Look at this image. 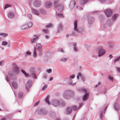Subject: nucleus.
Masks as SVG:
<instances>
[{
	"label": "nucleus",
	"mask_w": 120,
	"mask_h": 120,
	"mask_svg": "<svg viewBox=\"0 0 120 120\" xmlns=\"http://www.w3.org/2000/svg\"><path fill=\"white\" fill-rule=\"evenodd\" d=\"M72 45L73 46V48L76 47V46L77 45L76 43L75 42H74L72 44Z\"/></svg>",
	"instance_id": "obj_50"
},
{
	"label": "nucleus",
	"mask_w": 120,
	"mask_h": 120,
	"mask_svg": "<svg viewBox=\"0 0 120 120\" xmlns=\"http://www.w3.org/2000/svg\"><path fill=\"white\" fill-rule=\"evenodd\" d=\"M47 86L46 85H45L42 88V90H44L47 88Z\"/></svg>",
	"instance_id": "obj_41"
},
{
	"label": "nucleus",
	"mask_w": 120,
	"mask_h": 120,
	"mask_svg": "<svg viewBox=\"0 0 120 120\" xmlns=\"http://www.w3.org/2000/svg\"><path fill=\"white\" fill-rule=\"evenodd\" d=\"M49 96H47L45 100V101L48 104V105H49L50 104L49 102Z\"/></svg>",
	"instance_id": "obj_29"
},
{
	"label": "nucleus",
	"mask_w": 120,
	"mask_h": 120,
	"mask_svg": "<svg viewBox=\"0 0 120 120\" xmlns=\"http://www.w3.org/2000/svg\"><path fill=\"white\" fill-rule=\"evenodd\" d=\"M106 108H107L106 107H105V109L104 110H103L102 111H101L100 112V117L101 120H102V119L103 113V112L104 113H105V110L106 109Z\"/></svg>",
	"instance_id": "obj_25"
},
{
	"label": "nucleus",
	"mask_w": 120,
	"mask_h": 120,
	"mask_svg": "<svg viewBox=\"0 0 120 120\" xmlns=\"http://www.w3.org/2000/svg\"><path fill=\"white\" fill-rule=\"evenodd\" d=\"M38 114L42 115H45L47 113V111L42 109H38Z\"/></svg>",
	"instance_id": "obj_8"
},
{
	"label": "nucleus",
	"mask_w": 120,
	"mask_h": 120,
	"mask_svg": "<svg viewBox=\"0 0 120 120\" xmlns=\"http://www.w3.org/2000/svg\"><path fill=\"white\" fill-rule=\"evenodd\" d=\"M33 5L35 7H38L40 6L41 4L40 1L38 0H36L34 2Z\"/></svg>",
	"instance_id": "obj_12"
},
{
	"label": "nucleus",
	"mask_w": 120,
	"mask_h": 120,
	"mask_svg": "<svg viewBox=\"0 0 120 120\" xmlns=\"http://www.w3.org/2000/svg\"><path fill=\"white\" fill-rule=\"evenodd\" d=\"M75 52H78V49L76 47H74L73 48Z\"/></svg>",
	"instance_id": "obj_43"
},
{
	"label": "nucleus",
	"mask_w": 120,
	"mask_h": 120,
	"mask_svg": "<svg viewBox=\"0 0 120 120\" xmlns=\"http://www.w3.org/2000/svg\"><path fill=\"white\" fill-rule=\"evenodd\" d=\"M81 78L82 80L83 81H84L85 80V78L83 76H82Z\"/></svg>",
	"instance_id": "obj_64"
},
{
	"label": "nucleus",
	"mask_w": 120,
	"mask_h": 120,
	"mask_svg": "<svg viewBox=\"0 0 120 120\" xmlns=\"http://www.w3.org/2000/svg\"><path fill=\"white\" fill-rule=\"evenodd\" d=\"M104 13L107 17H111L113 14L112 10L111 9H107L104 11Z\"/></svg>",
	"instance_id": "obj_4"
},
{
	"label": "nucleus",
	"mask_w": 120,
	"mask_h": 120,
	"mask_svg": "<svg viewBox=\"0 0 120 120\" xmlns=\"http://www.w3.org/2000/svg\"><path fill=\"white\" fill-rule=\"evenodd\" d=\"M12 6V5L11 4H6L4 7V9H5L7 8H8L9 7H11Z\"/></svg>",
	"instance_id": "obj_32"
},
{
	"label": "nucleus",
	"mask_w": 120,
	"mask_h": 120,
	"mask_svg": "<svg viewBox=\"0 0 120 120\" xmlns=\"http://www.w3.org/2000/svg\"><path fill=\"white\" fill-rule=\"evenodd\" d=\"M118 16V14H114L112 16L111 18V19L113 21V22H114V21L116 19Z\"/></svg>",
	"instance_id": "obj_17"
},
{
	"label": "nucleus",
	"mask_w": 120,
	"mask_h": 120,
	"mask_svg": "<svg viewBox=\"0 0 120 120\" xmlns=\"http://www.w3.org/2000/svg\"><path fill=\"white\" fill-rule=\"evenodd\" d=\"M74 95L73 92L70 90L65 91L64 93L63 97L65 98L68 99L73 96Z\"/></svg>",
	"instance_id": "obj_2"
},
{
	"label": "nucleus",
	"mask_w": 120,
	"mask_h": 120,
	"mask_svg": "<svg viewBox=\"0 0 120 120\" xmlns=\"http://www.w3.org/2000/svg\"><path fill=\"white\" fill-rule=\"evenodd\" d=\"M63 16V15L62 13H58L56 15V17L58 18L62 17Z\"/></svg>",
	"instance_id": "obj_31"
},
{
	"label": "nucleus",
	"mask_w": 120,
	"mask_h": 120,
	"mask_svg": "<svg viewBox=\"0 0 120 120\" xmlns=\"http://www.w3.org/2000/svg\"><path fill=\"white\" fill-rule=\"evenodd\" d=\"M67 58H63L60 59V61L62 62H65L67 60Z\"/></svg>",
	"instance_id": "obj_33"
},
{
	"label": "nucleus",
	"mask_w": 120,
	"mask_h": 120,
	"mask_svg": "<svg viewBox=\"0 0 120 120\" xmlns=\"http://www.w3.org/2000/svg\"><path fill=\"white\" fill-rule=\"evenodd\" d=\"M9 77L7 76L6 78H5V79L8 82L9 81Z\"/></svg>",
	"instance_id": "obj_58"
},
{
	"label": "nucleus",
	"mask_w": 120,
	"mask_h": 120,
	"mask_svg": "<svg viewBox=\"0 0 120 120\" xmlns=\"http://www.w3.org/2000/svg\"><path fill=\"white\" fill-rule=\"evenodd\" d=\"M39 55L40 56H41V55L42 54V51L41 50H40L39 51Z\"/></svg>",
	"instance_id": "obj_57"
},
{
	"label": "nucleus",
	"mask_w": 120,
	"mask_h": 120,
	"mask_svg": "<svg viewBox=\"0 0 120 120\" xmlns=\"http://www.w3.org/2000/svg\"><path fill=\"white\" fill-rule=\"evenodd\" d=\"M14 13L12 12H9L8 14V16L10 18H13L14 17Z\"/></svg>",
	"instance_id": "obj_19"
},
{
	"label": "nucleus",
	"mask_w": 120,
	"mask_h": 120,
	"mask_svg": "<svg viewBox=\"0 0 120 120\" xmlns=\"http://www.w3.org/2000/svg\"><path fill=\"white\" fill-rule=\"evenodd\" d=\"M105 51L102 48H100L99 49L98 55V56L100 57L103 55L105 52Z\"/></svg>",
	"instance_id": "obj_9"
},
{
	"label": "nucleus",
	"mask_w": 120,
	"mask_h": 120,
	"mask_svg": "<svg viewBox=\"0 0 120 120\" xmlns=\"http://www.w3.org/2000/svg\"><path fill=\"white\" fill-rule=\"evenodd\" d=\"M100 1L101 3H105L106 2V0H99Z\"/></svg>",
	"instance_id": "obj_53"
},
{
	"label": "nucleus",
	"mask_w": 120,
	"mask_h": 120,
	"mask_svg": "<svg viewBox=\"0 0 120 120\" xmlns=\"http://www.w3.org/2000/svg\"><path fill=\"white\" fill-rule=\"evenodd\" d=\"M77 22V20H75L74 22V30L81 34H82L84 33L83 28V27H79L78 28Z\"/></svg>",
	"instance_id": "obj_1"
},
{
	"label": "nucleus",
	"mask_w": 120,
	"mask_h": 120,
	"mask_svg": "<svg viewBox=\"0 0 120 120\" xmlns=\"http://www.w3.org/2000/svg\"><path fill=\"white\" fill-rule=\"evenodd\" d=\"M75 77V75H70L69 77L71 79H73Z\"/></svg>",
	"instance_id": "obj_54"
},
{
	"label": "nucleus",
	"mask_w": 120,
	"mask_h": 120,
	"mask_svg": "<svg viewBox=\"0 0 120 120\" xmlns=\"http://www.w3.org/2000/svg\"><path fill=\"white\" fill-rule=\"evenodd\" d=\"M87 2V0H81L80 2V4L81 6H82L86 4Z\"/></svg>",
	"instance_id": "obj_26"
},
{
	"label": "nucleus",
	"mask_w": 120,
	"mask_h": 120,
	"mask_svg": "<svg viewBox=\"0 0 120 120\" xmlns=\"http://www.w3.org/2000/svg\"><path fill=\"white\" fill-rule=\"evenodd\" d=\"M12 66L14 67L13 69L14 72L16 74L18 73L19 72V68L16 64L15 63H13L12 64Z\"/></svg>",
	"instance_id": "obj_6"
},
{
	"label": "nucleus",
	"mask_w": 120,
	"mask_h": 120,
	"mask_svg": "<svg viewBox=\"0 0 120 120\" xmlns=\"http://www.w3.org/2000/svg\"><path fill=\"white\" fill-rule=\"evenodd\" d=\"M63 27L61 23L59 24L58 26L57 29V33H59L62 30Z\"/></svg>",
	"instance_id": "obj_16"
},
{
	"label": "nucleus",
	"mask_w": 120,
	"mask_h": 120,
	"mask_svg": "<svg viewBox=\"0 0 120 120\" xmlns=\"http://www.w3.org/2000/svg\"><path fill=\"white\" fill-rule=\"evenodd\" d=\"M71 112V108L70 107H68L67 108L66 112V114H70Z\"/></svg>",
	"instance_id": "obj_24"
},
{
	"label": "nucleus",
	"mask_w": 120,
	"mask_h": 120,
	"mask_svg": "<svg viewBox=\"0 0 120 120\" xmlns=\"http://www.w3.org/2000/svg\"><path fill=\"white\" fill-rule=\"evenodd\" d=\"M32 12L33 14L38 15H40L39 11L35 9L31 8Z\"/></svg>",
	"instance_id": "obj_10"
},
{
	"label": "nucleus",
	"mask_w": 120,
	"mask_h": 120,
	"mask_svg": "<svg viewBox=\"0 0 120 120\" xmlns=\"http://www.w3.org/2000/svg\"><path fill=\"white\" fill-rule=\"evenodd\" d=\"M38 38H32L30 39L31 43H34L37 42Z\"/></svg>",
	"instance_id": "obj_21"
},
{
	"label": "nucleus",
	"mask_w": 120,
	"mask_h": 120,
	"mask_svg": "<svg viewBox=\"0 0 120 120\" xmlns=\"http://www.w3.org/2000/svg\"><path fill=\"white\" fill-rule=\"evenodd\" d=\"M82 91L84 92L85 94V95L82 97V100L84 101H86L89 98V94L87 93V90L86 89L82 90Z\"/></svg>",
	"instance_id": "obj_5"
},
{
	"label": "nucleus",
	"mask_w": 120,
	"mask_h": 120,
	"mask_svg": "<svg viewBox=\"0 0 120 120\" xmlns=\"http://www.w3.org/2000/svg\"><path fill=\"white\" fill-rule=\"evenodd\" d=\"M32 75V76L34 78L36 79V74L34 73H32L31 74Z\"/></svg>",
	"instance_id": "obj_39"
},
{
	"label": "nucleus",
	"mask_w": 120,
	"mask_h": 120,
	"mask_svg": "<svg viewBox=\"0 0 120 120\" xmlns=\"http://www.w3.org/2000/svg\"><path fill=\"white\" fill-rule=\"evenodd\" d=\"M114 22L111 19L108 20L106 23L103 25V26L105 29H107L110 28Z\"/></svg>",
	"instance_id": "obj_3"
},
{
	"label": "nucleus",
	"mask_w": 120,
	"mask_h": 120,
	"mask_svg": "<svg viewBox=\"0 0 120 120\" xmlns=\"http://www.w3.org/2000/svg\"><path fill=\"white\" fill-rule=\"evenodd\" d=\"M8 35V34L4 33H0V35L4 37H6Z\"/></svg>",
	"instance_id": "obj_36"
},
{
	"label": "nucleus",
	"mask_w": 120,
	"mask_h": 120,
	"mask_svg": "<svg viewBox=\"0 0 120 120\" xmlns=\"http://www.w3.org/2000/svg\"><path fill=\"white\" fill-rule=\"evenodd\" d=\"M52 25L51 23H49L46 25L45 27L46 28H48L52 26Z\"/></svg>",
	"instance_id": "obj_34"
},
{
	"label": "nucleus",
	"mask_w": 120,
	"mask_h": 120,
	"mask_svg": "<svg viewBox=\"0 0 120 120\" xmlns=\"http://www.w3.org/2000/svg\"><path fill=\"white\" fill-rule=\"evenodd\" d=\"M12 85L13 87L15 89H16L17 88L18 86L16 82H12Z\"/></svg>",
	"instance_id": "obj_27"
},
{
	"label": "nucleus",
	"mask_w": 120,
	"mask_h": 120,
	"mask_svg": "<svg viewBox=\"0 0 120 120\" xmlns=\"http://www.w3.org/2000/svg\"><path fill=\"white\" fill-rule=\"evenodd\" d=\"M100 20V21L102 22L105 19V18L103 15H101L99 16Z\"/></svg>",
	"instance_id": "obj_28"
},
{
	"label": "nucleus",
	"mask_w": 120,
	"mask_h": 120,
	"mask_svg": "<svg viewBox=\"0 0 120 120\" xmlns=\"http://www.w3.org/2000/svg\"><path fill=\"white\" fill-rule=\"evenodd\" d=\"M42 31L43 32L46 34L48 32V30H47L43 29L42 30Z\"/></svg>",
	"instance_id": "obj_44"
},
{
	"label": "nucleus",
	"mask_w": 120,
	"mask_h": 120,
	"mask_svg": "<svg viewBox=\"0 0 120 120\" xmlns=\"http://www.w3.org/2000/svg\"><path fill=\"white\" fill-rule=\"evenodd\" d=\"M117 71L120 73V68L119 67L116 68Z\"/></svg>",
	"instance_id": "obj_52"
},
{
	"label": "nucleus",
	"mask_w": 120,
	"mask_h": 120,
	"mask_svg": "<svg viewBox=\"0 0 120 120\" xmlns=\"http://www.w3.org/2000/svg\"><path fill=\"white\" fill-rule=\"evenodd\" d=\"M37 56V54L36 53V52L35 48H34V50L33 53V56L34 57H35Z\"/></svg>",
	"instance_id": "obj_42"
},
{
	"label": "nucleus",
	"mask_w": 120,
	"mask_h": 120,
	"mask_svg": "<svg viewBox=\"0 0 120 120\" xmlns=\"http://www.w3.org/2000/svg\"><path fill=\"white\" fill-rule=\"evenodd\" d=\"M84 46L85 48H87L88 47V45H87L85 44L84 45Z\"/></svg>",
	"instance_id": "obj_61"
},
{
	"label": "nucleus",
	"mask_w": 120,
	"mask_h": 120,
	"mask_svg": "<svg viewBox=\"0 0 120 120\" xmlns=\"http://www.w3.org/2000/svg\"><path fill=\"white\" fill-rule=\"evenodd\" d=\"M109 48L112 49L113 48V45L112 44H109Z\"/></svg>",
	"instance_id": "obj_40"
},
{
	"label": "nucleus",
	"mask_w": 120,
	"mask_h": 120,
	"mask_svg": "<svg viewBox=\"0 0 120 120\" xmlns=\"http://www.w3.org/2000/svg\"><path fill=\"white\" fill-rule=\"evenodd\" d=\"M23 94L22 92H20L18 94V96L19 98H21L23 96Z\"/></svg>",
	"instance_id": "obj_30"
},
{
	"label": "nucleus",
	"mask_w": 120,
	"mask_h": 120,
	"mask_svg": "<svg viewBox=\"0 0 120 120\" xmlns=\"http://www.w3.org/2000/svg\"><path fill=\"white\" fill-rule=\"evenodd\" d=\"M76 83L75 82V83H72L71 82H70L68 83V84H70V85H72L73 86V85H75V84Z\"/></svg>",
	"instance_id": "obj_55"
},
{
	"label": "nucleus",
	"mask_w": 120,
	"mask_h": 120,
	"mask_svg": "<svg viewBox=\"0 0 120 120\" xmlns=\"http://www.w3.org/2000/svg\"><path fill=\"white\" fill-rule=\"evenodd\" d=\"M120 58V57H119L118 58H117V59L115 60L114 61V62L115 63L116 62V61H118V59Z\"/></svg>",
	"instance_id": "obj_60"
},
{
	"label": "nucleus",
	"mask_w": 120,
	"mask_h": 120,
	"mask_svg": "<svg viewBox=\"0 0 120 120\" xmlns=\"http://www.w3.org/2000/svg\"><path fill=\"white\" fill-rule=\"evenodd\" d=\"M39 11L40 13L42 15H45L46 14V12L43 9L41 8L39 9Z\"/></svg>",
	"instance_id": "obj_23"
},
{
	"label": "nucleus",
	"mask_w": 120,
	"mask_h": 120,
	"mask_svg": "<svg viewBox=\"0 0 120 120\" xmlns=\"http://www.w3.org/2000/svg\"><path fill=\"white\" fill-rule=\"evenodd\" d=\"M94 18L92 17H89L88 18V23L89 25L92 24L94 22Z\"/></svg>",
	"instance_id": "obj_14"
},
{
	"label": "nucleus",
	"mask_w": 120,
	"mask_h": 120,
	"mask_svg": "<svg viewBox=\"0 0 120 120\" xmlns=\"http://www.w3.org/2000/svg\"><path fill=\"white\" fill-rule=\"evenodd\" d=\"M8 44L7 42L5 41H3L2 42V45H5Z\"/></svg>",
	"instance_id": "obj_45"
},
{
	"label": "nucleus",
	"mask_w": 120,
	"mask_h": 120,
	"mask_svg": "<svg viewBox=\"0 0 120 120\" xmlns=\"http://www.w3.org/2000/svg\"><path fill=\"white\" fill-rule=\"evenodd\" d=\"M31 55V52L29 51H27L26 52L25 56H30Z\"/></svg>",
	"instance_id": "obj_35"
},
{
	"label": "nucleus",
	"mask_w": 120,
	"mask_h": 120,
	"mask_svg": "<svg viewBox=\"0 0 120 120\" xmlns=\"http://www.w3.org/2000/svg\"><path fill=\"white\" fill-rule=\"evenodd\" d=\"M51 104L54 106L57 107L60 104L59 101L57 99H53L51 101Z\"/></svg>",
	"instance_id": "obj_7"
},
{
	"label": "nucleus",
	"mask_w": 120,
	"mask_h": 120,
	"mask_svg": "<svg viewBox=\"0 0 120 120\" xmlns=\"http://www.w3.org/2000/svg\"><path fill=\"white\" fill-rule=\"evenodd\" d=\"M45 7L46 8H50L52 6V3L49 1H47L45 3Z\"/></svg>",
	"instance_id": "obj_11"
},
{
	"label": "nucleus",
	"mask_w": 120,
	"mask_h": 120,
	"mask_svg": "<svg viewBox=\"0 0 120 120\" xmlns=\"http://www.w3.org/2000/svg\"><path fill=\"white\" fill-rule=\"evenodd\" d=\"M22 72L24 74V75L26 76H27L29 75V74L26 73V72L23 70H21Z\"/></svg>",
	"instance_id": "obj_37"
},
{
	"label": "nucleus",
	"mask_w": 120,
	"mask_h": 120,
	"mask_svg": "<svg viewBox=\"0 0 120 120\" xmlns=\"http://www.w3.org/2000/svg\"><path fill=\"white\" fill-rule=\"evenodd\" d=\"M52 71V70L51 69H49L46 70V71L48 73H51Z\"/></svg>",
	"instance_id": "obj_49"
},
{
	"label": "nucleus",
	"mask_w": 120,
	"mask_h": 120,
	"mask_svg": "<svg viewBox=\"0 0 120 120\" xmlns=\"http://www.w3.org/2000/svg\"><path fill=\"white\" fill-rule=\"evenodd\" d=\"M31 81L30 80H28L27 82L26 85V88L27 90L30 88L31 85Z\"/></svg>",
	"instance_id": "obj_15"
},
{
	"label": "nucleus",
	"mask_w": 120,
	"mask_h": 120,
	"mask_svg": "<svg viewBox=\"0 0 120 120\" xmlns=\"http://www.w3.org/2000/svg\"><path fill=\"white\" fill-rule=\"evenodd\" d=\"M72 35L74 36H76V34L74 32H72Z\"/></svg>",
	"instance_id": "obj_63"
},
{
	"label": "nucleus",
	"mask_w": 120,
	"mask_h": 120,
	"mask_svg": "<svg viewBox=\"0 0 120 120\" xmlns=\"http://www.w3.org/2000/svg\"><path fill=\"white\" fill-rule=\"evenodd\" d=\"M33 25L32 23L31 22L28 23H26L24 26L22 27L24 29L29 28L32 26Z\"/></svg>",
	"instance_id": "obj_13"
},
{
	"label": "nucleus",
	"mask_w": 120,
	"mask_h": 120,
	"mask_svg": "<svg viewBox=\"0 0 120 120\" xmlns=\"http://www.w3.org/2000/svg\"><path fill=\"white\" fill-rule=\"evenodd\" d=\"M33 37H35V38H38V37H39L38 35H34L33 36Z\"/></svg>",
	"instance_id": "obj_62"
},
{
	"label": "nucleus",
	"mask_w": 120,
	"mask_h": 120,
	"mask_svg": "<svg viewBox=\"0 0 120 120\" xmlns=\"http://www.w3.org/2000/svg\"><path fill=\"white\" fill-rule=\"evenodd\" d=\"M28 17L30 19H31L32 18V15L30 14H29L28 15Z\"/></svg>",
	"instance_id": "obj_47"
},
{
	"label": "nucleus",
	"mask_w": 120,
	"mask_h": 120,
	"mask_svg": "<svg viewBox=\"0 0 120 120\" xmlns=\"http://www.w3.org/2000/svg\"><path fill=\"white\" fill-rule=\"evenodd\" d=\"M11 116V115H8L6 117L8 118H10Z\"/></svg>",
	"instance_id": "obj_59"
},
{
	"label": "nucleus",
	"mask_w": 120,
	"mask_h": 120,
	"mask_svg": "<svg viewBox=\"0 0 120 120\" xmlns=\"http://www.w3.org/2000/svg\"><path fill=\"white\" fill-rule=\"evenodd\" d=\"M39 103V102H36L35 104H34V107H35L36 106H37L38 104Z\"/></svg>",
	"instance_id": "obj_56"
},
{
	"label": "nucleus",
	"mask_w": 120,
	"mask_h": 120,
	"mask_svg": "<svg viewBox=\"0 0 120 120\" xmlns=\"http://www.w3.org/2000/svg\"><path fill=\"white\" fill-rule=\"evenodd\" d=\"M75 4V1H72L71 2L69 5V7L70 8H72L74 7Z\"/></svg>",
	"instance_id": "obj_22"
},
{
	"label": "nucleus",
	"mask_w": 120,
	"mask_h": 120,
	"mask_svg": "<svg viewBox=\"0 0 120 120\" xmlns=\"http://www.w3.org/2000/svg\"><path fill=\"white\" fill-rule=\"evenodd\" d=\"M108 79H109L111 81H113V79L111 77V76L110 75H109L108 76Z\"/></svg>",
	"instance_id": "obj_51"
},
{
	"label": "nucleus",
	"mask_w": 120,
	"mask_h": 120,
	"mask_svg": "<svg viewBox=\"0 0 120 120\" xmlns=\"http://www.w3.org/2000/svg\"><path fill=\"white\" fill-rule=\"evenodd\" d=\"M82 104V103H79V106L78 108L76 105L73 106L72 107V109L74 111L76 110L81 106V105Z\"/></svg>",
	"instance_id": "obj_18"
},
{
	"label": "nucleus",
	"mask_w": 120,
	"mask_h": 120,
	"mask_svg": "<svg viewBox=\"0 0 120 120\" xmlns=\"http://www.w3.org/2000/svg\"><path fill=\"white\" fill-rule=\"evenodd\" d=\"M36 46L39 48H41L42 47V45L41 44L39 43H37L36 44Z\"/></svg>",
	"instance_id": "obj_38"
},
{
	"label": "nucleus",
	"mask_w": 120,
	"mask_h": 120,
	"mask_svg": "<svg viewBox=\"0 0 120 120\" xmlns=\"http://www.w3.org/2000/svg\"><path fill=\"white\" fill-rule=\"evenodd\" d=\"M58 50L59 51L61 52H64V51L62 49V48H59L58 49Z\"/></svg>",
	"instance_id": "obj_48"
},
{
	"label": "nucleus",
	"mask_w": 120,
	"mask_h": 120,
	"mask_svg": "<svg viewBox=\"0 0 120 120\" xmlns=\"http://www.w3.org/2000/svg\"><path fill=\"white\" fill-rule=\"evenodd\" d=\"M114 107L116 111L119 110L120 109V107L118 103H115L114 105Z\"/></svg>",
	"instance_id": "obj_20"
},
{
	"label": "nucleus",
	"mask_w": 120,
	"mask_h": 120,
	"mask_svg": "<svg viewBox=\"0 0 120 120\" xmlns=\"http://www.w3.org/2000/svg\"><path fill=\"white\" fill-rule=\"evenodd\" d=\"M67 80L70 81H72V80L69 78H66L64 79V81H66Z\"/></svg>",
	"instance_id": "obj_46"
}]
</instances>
